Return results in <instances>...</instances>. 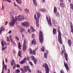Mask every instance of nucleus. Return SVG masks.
I'll return each instance as SVG.
<instances>
[{
	"label": "nucleus",
	"instance_id": "de8ad7c7",
	"mask_svg": "<svg viewBox=\"0 0 73 73\" xmlns=\"http://www.w3.org/2000/svg\"><path fill=\"white\" fill-rule=\"evenodd\" d=\"M28 71L29 72H30V73H31V72H32L31 70L29 68V69H28Z\"/></svg>",
	"mask_w": 73,
	"mask_h": 73
},
{
	"label": "nucleus",
	"instance_id": "4c0bfd02",
	"mask_svg": "<svg viewBox=\"0 0 73 73\" xmlns=\"http://www.w3.org/2000/svg\"><path fill=\"white\" fill-rule=\"evenodd\" d=\"M21 71H22L21 73H25L24 72V71L23 70V68H21Z\"/></svg>",
	"mask_w": 73,
	"mask_h": 73
},
{
	"label": "nucleus",
	"instance_id": "338daca9",
	"mask_svg": "<svg viewBox=\"0 0 73 73\" xmlns=\"http://www.w3.org/2000/svg\"><path fill=\"white\" fill-rule=\"evenodd\" d=\"M46 54H48V50H46Z\"/></svg>",
	"mask_w": 73,
	"mask_h": 73
},
{
	"label": "nucleus",
	"instance_id": "bb28decb",
	"mask_svg": "<svg viewBox=\"0 0 73 73\" xmlns=\"http://www.w3.org/2000/svg\"><path fill=\"white\" fill-rule=\"evenodd\" d=\"M25 11L27 13H29V9H25Z\"/></svg>",
	"mask_w": 73,
	"mask_h": 73
},
{
	"label": "nucleus",
	"instance_id": "9d476101",
	"mask_svg": "<svg viewBox=\"0 0 73 73\" xmlns=\"http://www.w3.org/2000/svg\"><path fill=\"white\" fill-rule=\"evenodd\" d=\"M23 69L24 72H27V70L28 69H29V67L28 66H25L23 67Z\"/></svg>",
	"mask_w": 73,
	"mask_h": 73
},
{
	"label": "nucleus",
	"instance_id": "774afa93",
	"mask_svg": "<svg viewBox=\"0 0 73 73\" xmlns=\"http://www.w3.org/2000/svg\"><path fill=\"white\" fill-rule=\"evenodd\" d=\"M68 1L70 3H71V1L70 0H68Z\"/></svg>",
	"mask_w": 73,
	"mask_h": 73
},
{
	"label": "nucleus",
	"instance_id": "9b49d317",
	"mask_svg": "<svg viewBox=\"0 0 73 73\" xmlns=\"http://www.w3.org/2000/svg\"><path fill=\"white\" fill-rule=\"evenodd\" d=\"M27 61V58H24L23 60L21 61L20 63L21 64H23L24 63H25Z\"/></svg>",
	"mask_w": 73,
	"mask_h": 73
},
{
	"label": "nucleus",
	"instance_id": "a19ab883",
	"mask_svg": "<svg viewBox=\"0 0 73 73\" xmlns=\"http://www.w3.org/2000/svg\"><path fill=\"white\" fill-rule=\"evenodd\" d=\"M24 31V29H21L20 30V32H23V31Z\"/></svg>",
	"mask_w": 73,
	"mask_h": 73
},
{
	"label": "nucleus",
	"instance_id": "f257e3e1",
	"mask_svg": "<svg viewBox=\"0 0 73 73\" xmlns=\"http://www.w3.org/2000/svg\"><path fill=\"white\" fill-rule=\"evenodd\" d=\"M11 19V21L9 23V24L11 27H13L15 25V21L16 20L17 21H20V20H23L24 19L23 18V17H21L20 16H18L17 17V16L15 17V18L12 17Z\"/></svg>",
	"mask_w": 73,
	"mask_h": 73
},
{
	"label": "nucleus",
	"instance_id": "49530a36",
	"mask_svg": "<svg viewBox=\"0 0 73 73\" xmlns=\"http://www.w3.org/2000/svg\"><path fill=\"white\" fill-rule=\"evenodd\" d=\"M16 67L17 68H20V65H19L17 64L16 65Z\"/></svg>",
	"mask_w": 73,
	"mask_h": 73
},
{
	"label": "nucleus",
	"instance_id": "a211bd4d",
	"mask_svg": "<svg viewBox=\"0 0 73 73\" xmlns=\"http://www.w3.org/2000/svg\"><path fill=\"white\" fill-rule=\"evenodd\" d=\"M18 49H21V48L22 46H21V43L20 42H18Z\"/></svg>",
	"mask_w": 73,
	"mask_h": 73
},
{
	"label": "nucleus",
	"instance_id": "0eeeda50",
	"mask_svg": "<svg viewBox=\"0 0 73 73\" xmlns=\"http://www.w3.org/2000/svg\"><path fill=\"white\" fill-rule=\"evenodd\" d=\"M22 25L25 27H28L30 25V23L28 21H25L22 23Z\"/></svg>",
	"mask_w": 73,
	"mask_h": 73
},
{
	"label": "nucleus",
	"instance_id": "6e6552de",
	"mask_svg": "<svg viewBox=\"0 0 73 73\" xmlns=\"http://www.w3.org/2000/svg\"><path fill=\"white\" fill-rule=\"evenodd\" d=\"M34 18L35 19L36 21V27H38L39 26V25L38 24V21H39V19L37 20V19H36V14H35L34 15Z\"/></svg>",
	"mask_w": 73,
	"mask_h": 73
},
{
	"label": "nucleus",
	"instance_id": "864d4df0",
	"mask_svg": "<svg viewBox=\"0 0 73 73\" xmlns=\"http://www.w3.org/2000/svg\"><path fill=\"white\" fill-rule=\"evenodd\" d=\"M5 71H6V70H7V65L5 66Z\"/></svg>",
	"mask_w": 73,
	"mask_h": 73
},
{
	"label": "nucleus",
	"instance_id": "4468645a",
	"mask_svg": "<svg viewBox=\"0 0 73 73\" xmlns=\"http://www.w3.org/2000/svg\"><path fill=\"white\" fill-rule=\"evenodd\" d=\"M49 21L48 22V25H49V27H51L52 26V23H51V19H50V17H49Z\"/></svg>",
	"mask_w": 73,
	"mask_h": 73
},
{
	"label": "nucleus",
	"instance_id": "603ef678",
	"mask_svg": "<svg viewBox=\"0 0 73 73\" xmlns=\"http://www.w3.org/2000/svg\"><path fill=\"white\" fill-rule=\"evenodd\" d=\"M15 67H16V64H15L14 66H13V69H15Z\"/></svg>",
	"mask_w": 73,
	"mask_h": 73
},
{
	"label": "nucleus",
	"instance_id": "423d86ee",
	"mask_svg": "<svg viewBox=\"0 0 73 73\" xmlns=\"http://www.w3.org/2000/svg\"><path fill=\"white\" fill-rule=\"evenodd\" d=\"M38 47H37L35 48V50H34L33 52H32V49L31 48H30L29 49V52H30V54H33V55H36V51L37 49H38Z\"/></svg>",
	"mask_w": 73,
	"mask_h": 73
},
{
	"label": "nucleus",
	"instance_id": "a18cd8bd",
	"mask_svg": "<svg viewBox=\"0 0 73 73\" xmlns=\"http://www.w3.org/2000/svg\"><path fill=\"white\" fill-rule=\"evenodd\" d=\"M46 20H47V22H49V20H48V17L47 16L46 17Z\"/></svg>",
	"mask_w": 73,
	"mask_h": 73
},
{
	"label": "nucleus",
	"instance_id": "f8f14e48",
	"mask_svg": "<svg viewBox=\"0 0 73 73\" xmlns=\"http://www.w3.org/2000/svg\"><path fill=\"white\" fill-rule=\"evenodd\" d=\"M64 66H65V67L66 68V69L67 70H69V67H68V64L66 63H65V62H64Z\"/></svg>",
	"mask_w": 73,
	"mask_h": 73
},
{
	"label": "nucleus",
	"instance_id": "c85d7f7f",
	"mask_svg": "<svg viewBox=\"0 0 73 73\" xmlns=\"http://www.w3.org/2000/svg\"><path fill=\"white\" fill-rule=\"evenodd\" d=\"M11 41L12 44H13L14 45H16V43H15V41L13 40V39L11 40Z\"/></svg>",
	"mask_w": 73,
	"mask_h": 73
},
{
	"label": "nucleus",
	"instance_id": "72a5a7b5",
	"mask_svg": "<svg viewBox=\"0 0 73 73\" xmlns=\"http://www.w3.org/2000/svg\"><path fill=\"white\" fill-rule=\"evenodd\" d=\"M70 6L71 8L73 10V4L72 3H70Z\"/></svg>",
	"mask_w": 73,
	"mask_h": 73
},
{
	"label": "nucleus",
	"instance_id": "dca6fc26",
	"mask_svg": "<svg viewBox=\"0 0 73 73\" xmlns=\"http://www.w3.org/2000/svg\"><path fill=\"white\" fill-rule=\"evenodd\" d=\"M68 43L69 45V47H70L72 45V41L70 39H69L68 40Z\"/></svg>",
	"mask_w": 73,
	"mask_h": 73
},
{
	"label": "nucleus",
	"instance_id": "2eb2a0df",
	"mask_svg": "<svg viewBox=\"0 0 73 73\" xmlns=\"http://www.w3.org/2000/svg\"><path fill=\"white\" fill-rule=\"evenodd\" d=\"M4 30H5V28H4V27L3 26H1L0 30V34L1 33V32L2 31H4Z\"/></svg>",
	"mask_w": 73,
	"mask_h": 73
},
{
	"label": "nucleus",
	"instance_id": "e2e57ef3",
	"mask_svg": "<svg viewBox=\"0 0 73 73\" xmlns=\"http://www.w3.org/2000/svg\"><path fill=\"white\" fill-rule=\"evenodd\" d=\"M5 60L6 62H8V61H7V58H5Z\"/></svg>",
	"mask_w": 73,
	"mask_h": 73
},
{
	"label": "nucleus",
	"instance_id": "f704fd0d",
	"mask_svg": "<svg viewBox=\"0 0 73 73\" xmlns=\"http://www.w3.org/2000/svg\"><path fill=\"white\" fill-rule=\"evenodd\" d=\"M44 49H45V48L44 47V46H42V47L41 48V51L42 52H44Z\"/></svg>",
	"mask_w": 73,
	"mask_h": 73
},
{
	"label": "nucleus",
	"instance_id": "c03bdc74",
	"mask_svg": "<svg viewBox=\"0 0 73 73\" xmlns=\"http://www.w3.org/2000/svg\"><path fill=\"white\" fill-rule=\"evenodd\" d=\"M3 42H4V43H5V42H3V41L1 42V44L3 46H4V43H3Z\"/></svg>",
	"mask_w": 73,
	"mask_h": 73
},
{
	"label": "nucleus",
	"instance_id": "cd10ccee",
	"mask_svg": "<svg viewBox=\"0 0 73 73\" xmlns=\"http://www.w3.org/2000/svg\"><path fill=\"white\" fill-rule=\"evenodd\" d=\"M15 0V1H17V3H18V4H21L22 3L21 1L20 0Z\"/></svg>",
	"mask_w": 73,
	"mask_h": 73
},
{
	"label": "nucleus",
	"instance_id": "c9c22d12",
	"mask_svg": "<svg viewBox=\"0 0 73 73\" xmlns=\"http://www.w3.org/2000/svg\"><path fill=\"white\" fill-rule=\"evenodd\" d=\"M20 72V70H19V69H17L15 71V73H19Z\"/></svg>",
	"mask_w": 73,
	"mask_h": 73
},
{
	"label": "nucleus",
	"instance_id": "79ce46f5",
	"mask_svg": "<svg viewBox=\"0 0 73 73\" xmlns=\"http://www.w3.org/2000/svg\"><path fill=\"white\" fill-rule=\"evenodd\" d=\"M4 6L3 5H2V7L1 9L3 10H4Z\"/></svg>",
	"mask_w": 73,
	"mask_h": 73
},
{
	"label": "nucleus",
	"instance_id": "6e6d98bb",
	"mask_svg": "<svg viewBox=\"0 0 73 73\" xmlns=\"http://www.w3.org/2000/svg\"><path fill=\"white\" fill-rule=\"evenodd\" d=\"M8 72H7V73H10V70H9V69H8Z\"/></svg>",
	"mask_w": 73,
	"mask_h": 73
},
{
	"label": "nucleus",
	"instance_id": "7c9ffc66",
	"mask_svg": "<svg viewBox=\"0 0 73 73\" xmlns=\"http://www.w3.org/2000/svg\"><path fill=\"white\" fill-rule=\"evenodd\" d=\"M54 12L55 13H57V8L56 7H54Z\"/></svg>",
	"mask_w": 73,
	"mask_h": 73
},
{
	"label": "nucleus",
	"instance_id": "6ab92c4d",
	"mask_svg": "<svg viewBox=\"0 0 73 73\" xmlns=\"http://www.w3.org/2000/svg\"><path fill=\"white\" fill-rule=\"evenodd\" d=\"M33 1L34 5H35V7H37V3H36L35 0H33Z\"/></svg>",
	"mask_w": 73,
	"mask_h": 73
},
{
	"label": "nucleus",
	"instance_id": "4d7b16f0",
	"mask_svg": "<svg viewBox=\"0 0 73 73\" xmlns=\"http://www.w3.org/2000/svg\"><path fill=\"white\" fill-rule=\"evenodd\" d=\"M7 41L8 42H9V41H10V40L9 39V38H8V39H7Z\"/></svg>",
	"mask_w": 73,
	"mask_h": 73
},
{
	"label": "nucleus",
	"instance_id": "f03ea898",
	"mask_svg": "<svg viewBox=\"0 0 73 73\" xmlns=\"http://www.w3.org/2000/svg\"><path fill=\"white\" fill-rule=\"evenodd\" d=\"M58 32L59 34L58 35V41L60 44H62V41L61 36V32H60V29H58Z\"/></svg>",
	"mask_w": 73,
	"mask_h": 73
},
{
	"label": "nucleus",
	"instance_id": "ddd939ff",
	"mask_svg": "<svg viewBox=\"0 0 73 73\" xmlns=\"http://www.w3.org/2000/svg\"><path fill=\"white\" fill-rule=\"evenodd\" d=\"M70 26L71 28V32H72V34L73 35V24H72V22H71L70 23Z\"/></svg>",
	"mask_w": 73,
	"mask_h": 73
},
{
	"label": "nucleus",
	"instance_id": "5701e85b",
	"mask_svg": "<svg viewBox=\"0 0 73 73\" xmlns=\"http://www.w3.org/2000/svg\"><path fill=\"white\" fill-rule=\"evenodd\" d=\"M24 42L23 44V45H27V40H25V39H24Z\"/></svg>",
	"mask_w": 73,
	"mask_h": 73
},
{
	"label": "nucleus",
	"instance_id": "69168bd1",
	"mask_svg": "<svg viewBox=\"0 0 73 73\" xmlns=\"http://www.w3.org/2000/svg\"><path fill=\"white\" fill-rule=\"evenodd\" d=\"M60 1L62 3V2L64 1H63V0H60Z\"/></svg>",
	"mask_w": 73,
	"mask_h": 73
},
{
	"label": "nucleus",
	"instance_id": "3c124183",
	"mask_svg": "<svg viewBox=\"0 0 73 73\" xmlns=\"http://www.w3.org/2000/svg\"><path fill=\"white\" fill-rule=\"evenodd\" d=\"M10 38L11 40H12V37L11 35L10 36Z\"/></svg>",
	"mask_w": 73,
	"mask_h": 73
},
{
	"label": "nucleus",
	"instance_id": "0e129e2a",
	"mask_svg": "<svg viewBox=\"0 0 73 73\" xmlns=\"http://www.w3.org/2000/svg\"><path fill=\"white\" fill-rule=\"evenodd\" d=\"M11 30L9 32V34H10V33H11Z\"/></svg>",
	"mask_w": 73,
	"mask_h": 73
},
{
	"label": "nucleus",
	"instance_id": "aec40b11",
	"mask_svg": "<svg viewBox=\"0 0 73 73\" xmlns=\"http://www.w3.org/2000/svg\"><path fill=\"white\" fill-rule=\"evenodd\" d=\"M27 45H23V50L24 52V51H25V50H26V48H27Z\"/></svg>",
	"mask_w": 73,
	"mask_h": 73
},
{
	"label": "nucleus",
	"instance_id": "e433bc0d",
	"mask_svg": "<svg viewBox=\"0 0 73 73\" xmlns=\"http://www.w3.org/2000/svg\"><path fill=\"white\" fill-rule=\"evenodd\" d=\"M29 63L30 65H31V66H33V63H32V62L29 61Z\"/></svg>",
	"mask_w": 73,
	"mask_h": 73
},
{
	"label": "nucleus",
	"instance_id": "393cba45",
	"mask_svg": "<svg viewBox=\"0 0 73 73\" xmlns=\"http://www.w3.org/2000/svg\"><path fill=\"white\" fill-rule=\"evenodd\" d=\"M18 56L19 57H20L21 58L22 57L21 55V51L19 50V51L18 53Z\"/></svg>",
	"mask_w": 73,
	"mask_h": 73
},
{
	"label": "nucleus",
	"instance_id": "c756f323",
	"mask_svg": "<svg viewBox=\"0 0 73 73\" xmlns=\"http://www.w3.org/2000/svg\"><path fill=\"white\" fill-rule=\"evenodd\" d=\"M60 5L61 7V8H62V7H64V4L60 3Z\"/></svg>",
	"mask_w": 73,
	"mask_h": 73
},
{
	"label": "nucleus",
	"instance_id": "09e8293b",
	"mask_svg": "<svg viewBox=\"0 0 73 73\" xmlns=\"http://www.w3.org/2000/svg\"><path fill=\"white\" fill-rule=\"evenodd\" d=\"M28 31L29 33H31V31L29 29H28Z\"/></svg>",
	"mask_w": 73,
	"mask_h": 73
},
{
	"label": "nucleus",
	"instance_id": "20e7f679",
	"mask_svg": "<svg viewBox=\"0 0 73 73\" xmlns=\"http://www.w3.org/2000/svg\"><path fill=\"white\" fill-rule=\"evenodd\" d=\"M39 40L40 42L42 43L43 42V35H42V33L41 31H39Z\"/></svg>",
	"mask_w": 73,
	"mask_h": 73
},
{
	"label": "nucleus",
	"instance_id": "680f3d73",
	"mask_svg": "<svg viewBox=\"0 0 73 73\" xmlns=\"http://www.w3.org/2000/svg\"><path fill=\"white\" fill-rule=\"evenodd\" d=\"M14 4L15 6V7H16V6H17V5L16 4V3H14Z\"/></svg>",
	"mask_w": 73,
	"mask_h": 73
},
{
	"label": "nucleus",
	"instance_id": "412c9836",
	"mask_svg": "<svg viewBox=\"0 0 73 73\" xmlns=\"http://www.w3.org/2000/svg\"><path fill=\"white\" fill-rule=\"evenodd\" d=\"M36 14L37 16V20H38V19H39V18H40V17L41 16V14L38 13H37Z\"/></svg>",
	"mask_w": 73,
	"mask_h": 73
},
{
	"label": "nucleus",
	"instance_id": "f3484780",
	"mask_svg": "<svg viewBox=\"0 0 73 73\" xmlns=\"http://www.w3.org/2000/svg\"><path fill=\"white\" fill-rule=\"evenodd\" d=\"M32 44L33 45L34 44V45H36V41L35 40V39H34L32 41Z\"/></svg>",
	"mask_w": 73,
	"mask_h": 73
},
{
	"label": "nucleus",
	"instance_id": "bf43d9fd",
	"mask_svg": "<svg viewBox=\"0 0 73 73\" xmlns=\"http://www.w3.org/2000/svg\"><path fill=\"white\" fill-rule=\"evenodd\" d=\"M8 23V21H6L5 23V25H7V24Z\"/></svg>",
	"mask_w": 73,
	"mask_h": 73
},
{
	"label": "nucleus",
	"instance_id": "8fccbe9b",
	"mask_svg": "<svg viewBox=\"0 0 73 73\" xmlns=\"http://www.w3.org/2000/svg\"><path fill=\"white\" fill-rule=\"evenodd\" d=\"M6 1H8L9 3H11V1L10 0H6Z\"/></svg>",
	"mask_w": 73,
	"mask_h": 73
},
{
	"label": "nucleus",
	"instance_id": "b1692460",
	"mask_svg": "<svg viewBox=\"0 0 73 73\" xmlns=\"http://www.w3.org/2000/svg\"><path fill=\"white\" fill-rule=\"evenodd\" d=\"M53 33L54 35H55L56 34V30L55 28H53Z\"/></svg>",
	"mask_w": 73,
	"mask_h": 73
},
{
	"label": "nucleus",
	"instance_id": "4be33fe9",
	"mask_svg": "<svg viewBox=\"0 0 73 73\" xmlns=\"http://www.w3.org/2000/svg\"><path fill=\"white\" fill-rule=\"evenodd\" d=\"M14 63H15V60H14L13 59L11 60V66H13V65Z\"/></svg>",
	"mask_w": 73,
	"mask_h": 73
},
{
	"label": "nucleus",
	"instance_id": "473e14b6",
	"mask_svg": "<svg viewBox=\"0 0 73 73\" xmlns=\"http://www.w3.org/2000/svg\"><path fill=\"white\" fill-rule=\"evenodd\" d=\"M40 11L41 12H45V9H40Z\"/></svg>",
	"mask_w": 73,
	"mask_h": 73
},
{
	"label": "nucleus",
	"instance_id": "a878e982",
	"mask_svg": "<svg viewBox=\"0 0 73 73\" xmlns=\"http://www.w3.org/2000/svg\"><path fill=\"white\" fill-rule=\"evenodd\" d=\"M30 28L33 32L35 31V29L34 28H33V27L32 26H31Z\"/></svg>",
	"mask_w": 73,
	"mask_h": 73
},
{
	"label": "nucleus",
	"instance_id": "37998d69",
	"mask_svg": "<svg viewBox=\"0 0 73 73\" xmlns=\"http://www.w3.org/2000/svg\"><path fill=\"white\" fill-rule=\"evenodd\" d=\"M56 16H60V15H59V13L58 12L56 14Z\"/></svg>",
	"mask_w": 73,
	"mask_h": 73
},
{
	"label": "nucleus",
	"instance_id": "58836bf2",
	"mask_svg": "<svg viewBox=\"0 0 73 73\" xmlns=\"http://www.w3.org/2000/svg\"><path fill=\"white\" fill-rule=\"evenodd\" d=\"M15 37L16 39V40H17V41H19V37H18L17 36H15Z\"/></svg>",
	"mask_w": 73,
	"mask_h": 73
},
{
	"label": "nucleus",
	"instance_id": "13d9d810",
	"mask_svg": "<svg viewBox=\"0 0 73 73\" xmlns=\"http://www.w3.org/2000/svg\"><path fill=\"white\" fill-rule=\"evenodd\" d=\"M27 59L28 60V61H29V60H30V58L29 57H27Z\"/></svg>",
	"mask_w": 73,
	"mask_h": 73
},
{
	"label": "nucleus",
	"instance_id": "39448f33",
	"mask_svg": "<svg viewBox=\"0 0 73 73\" xmlns=\"http://www.w3.org/2000/svg\"><path fill=\"white\" fill-rule=\"evenodd\" d=\"M63 53L64 54V57L66 59V60L68 61V54L67 53H65V50H62V52H61V55H62V56H63Z\"/></svg>",
	"mask_w": 73,
	"mask_h": 73
},
{
	"label": "nucleus",
	"instance_id": "5fc2aeb1",
	"mask_svg": "<svg viewBox=\"0 0 73 73\" xmlns=\"http://www.w3.org/2000/svg\"><path fill=\"white\" fill-rule=\"evenodd\" d=\"M3 66H5V64L4 63V60H3Z\"/></svg>",
	"mask_w": 73,
	"mask_h": 73
},
{
	"label": "nucleus",
	"instance_id": "ea45409f",
	"mask_svg": "<svg viewBox=\"0 0 73 73\" xmlns=\"http://www.w3.org/2000/svg\"><path fill=\"white\" fill-rule=\"evenodd\" d=\"M31 37L32 38L35 37V34L34 33H33L31 35Z\"/></svg>",
	"mask_w": 73,
	"mask_h": 73
},
{
	"label": "nucleus",
	"instance_id": "2f4dec72",
	"mask_svg": "<svg viewBox=\"0 0 73 73\" xmlns=\"http://www.w3.org/2000/svg\"><path fill=\"white\" fill-rule=\"evenodd\" d=\"M44 58H48V57H47V56H48V54L45 53H44Z\"/></svg>",
	"mask_w": 73,
	"mask_h": 73
},
{
	"label": "nucleus",
	"instance_id": "1a4fd4ad",
	"mask_svg": "<svg viewBox=\"0 0 73 73\" xmlns=\"http://www.w3.org/2000/svg\"><path fill=\"white\" fill-rule=\"evenodd\" d=\"M31 59H32V61H33L35 64H36L37 63V59L35 58V56H33L32 55L31 57Z\"/></svg>",
	"mask_w": 73,
	"mask_h": 73
},
{
	"label": "nucleus",
	"instance_id": "7ed1b4c3",
	"mask_svg": "<svg viewBox=\"0 0 73 73\" xmlns=\"http://www.w3.org/2000/svg\"><path fill=\"white\" fill-rule=\"evenodd\" d=\"M43 67L46 70V73H49V69L48 66V65L46 63H44L43 64Z\"/></svg>",
	"mask_w": 73,
	"mask_h": 73
},
{
	"label": "nucleus",
	"instance_id": "052dcab7",
	"mask_svg": "<svg viewBox=\"0 0 73 73\" xmlns=\"http://www.w3.org/2000/svg\"><path fill=\"white\" fill-rule=\"evenodd\" d=\"M2 50H4V49H5V48H4V47H2Z\"/></svg>",
	"mask_w": 73,
	"mask_h": 73
}]
</instances>
